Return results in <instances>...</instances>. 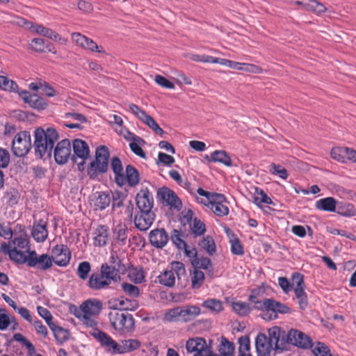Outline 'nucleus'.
<instances>
[{
  "mask_svg": "<svg viewBox=\"0 0 356 356\" xmlns=\"http://www.w3.org/2000/svg\"><path fill=\"white\" fill-rule=\"evenodd\" d=\"M33 147L35 156L43 160L50 159L53 149L59 139V134L53 127H39L35 129Z\"/></svg>",
  "mask_w": 356,
  "mask_h": 356,
  "instance_id": "obj_3",
  "label": "nucleus"
},
{
  "mask_svg": "<svg viewBox=\"0 0 356 356\" xmlns=\"http://www.w3.org/2000/svg\"><path fill=\"white\" fill-rule=\"evenodd\" d=\"M94 201V209L97 211L106 209L111 202V196L109 193L98 191Z\"/></svg>",
  "mask_w": 356,
  "mask_h": 356,
  "instance_id": "obj_31",
  "label": "nucleus"
},
{
  "mask_svg": "<svg viewBox=\"0 0 356 356\" xmlns=\"http://www.w3.org/2000/svg\"><path fill=\"white\" fill-rule=\"evenodd\" d=\"M110 152L105 145L96 148L95 159L87 167V175L91 180H99V176L106 174L109 168Z\"/></svg>",
  "mask_w": 356,
  "mask_h": 356,
  "instance_id": "obj_6",
  "label": "nucleus"
},
{
  "mask_svg": "<svg viewBox=\"0 0 356 356\" xmlns=\"http://www.w3.org/2000/svg\"><path fill=\"white\" fill-rule=\"evenodd\" d=\"M28 104L34 109L40 111L46 108L47 102L43 97L33 94Z\"/></svg>",
  "mask_w": 356,
  "mask_h": 356,
  "instance_id": "obj_44",
  "label": "nucleus"
},
{
  "mask_svg": "<svg viewBox=\"0 0 356 356\" xmlns=\"http://www.w3.org/2000/svg\"><path fill=\"white\" fill-rule=\"evenodd\" d=\"M312 348V353L315 356H331L328 346L324 343L318 341Z\"/></svg>",
  "mask_w": 356,
  "mask_h": 356,
  "instance_id": "obj_55",
  "label": "nucleus"
},
{
  "mask_svg": "<svg viewBox=\"0 0 356 356\" xmlns=\"http://www.w3.org/2000/svg\"><path fill=\"white\" fill-rule=\"evenodd\" d=\"M10 153L2 147H0V168H6L10 163Z\"/></svg>",
  "mask_w": 356,
  "mask_h": 356,
  "instance_id": "obj_64",
  "label": "nucleus"
},
{
  "mask_svg": "<svg viewBox=\"0 0 356 356\" xmlns=\"http://www.w3.org/2000/svg\"><path fill=\"white\" fill-rule=\"evenodd\" d=\"M31 136L28 131L17 133L13 140L12 151L17 157L25 156L31 148Z\"/></svg>",
  "mask_w": 356,
  "mask_h": 356,
  "instance_id": "obj_10",
  "label": "nucleus"
},
{
  "mask_svg": "<svg viewBox=\"0 0 356 356\" xmlns=\"http://www.w3.org/2000/svg\"><path fill=\"white\" fill-rule=\"evenodd\" d=\"M38 314L45 320L48 326L51 327L55 323L53 322V316L51 312L45 307L38 306L37 307Z\"/></svg>",
  "mask_w": 356,
  "mask_h": 356,
  "instance_id": "obj_61",
  "label": "nucleus"
},
{
  "mask_svg": "<svg viewBox=\"0 0 356 356\" xmlns=\"http://www.w3.org/2000/svg\"><path fill=\"white\" fill-rule=\"evenodd\" d=\"M102 309V303L97 299H89L83 302L84 315L97 316Z\"/></svg>",
  "mask_w": 356,
  "mask_h": 356,
  "instance_id": "obj_30",
  "label": "nucleus"
},
{
  "mask_svg": "<svg viewBox=\"0 0 356 356\" xmlns=\"http://www.w3.org/2000/svg\"><path fill=\"white\" fill-rule=\"evenodd\" d=\"M93 245L95 247L106 246L109 238V227L106 225H99L93 232Z\"/></svg>",
  "mask_w": 356,
  "mask_h": 356,
  "instance_id": "obj_24",
  "label": "nucleus"
},
{
  "mask_svg": "<svg viewBox=\"0 0 356 356\" xmlns=\"http://www.w3.org/2000/svg\"><path fill=\"white\" fill-rule=\"evenodd\" d=\"M33 29V31L35 33L40 34L44 37H47L49 39L57 40V39H60V35L56 31H53L51 29L43 26L40 24H35L30 27Z\"/></svg>",
  "mask_w": 356,
  "mask_h": 356,
  "instance_id": "obj_36",
  "label": "nucleus"
},
{
  "mask_svg": "<svg viewBox=\"0 0 356 356\" xmlns=\"http://www.w3.org/2000/svg\"><path fill=\"white\" fill-rule=\"evenodd\" d=\"M338 214L345 217H353L356 214V210L353 204L345 202H337V209L335 210Z\"/></svg>",
  "mask_w": 356,
  "mask_h": 356,
  "instance_id": "obj_33",
  "label": "nucleus"
},
{
  "mask_svg": "<svg viewBox=\"0 0 356 356\" xmlns=\"http://www.w3.org/2000/svg\"><path fill=\"white\" fill-rule=\"evenodd\" d=\"M204 279V273L199 269L194 268L191 276L192 288L199 289L203 284Z\"/></svg>",
  "mask_w": 356,
  "mask_h": 356,
  "instance_id": "obj_49",
  "label": "nucleus"
},
{
  "mask_svg": "<svg viewBox=\"0 0 356 356\" xmlns=\"http://www.w3.org/2000/svg\"><path fill=\"white\" fill-rule=\"evenodd\" d=\"M337 202L334 197H327L316 201L315 207L317 209L319 210L329 212H335V210L337 209Z\"/></svg>",
  "mask_w": 356,
  "mask_h": 356,
  "instance_id": "obj_32",
  "label": "nucleus"
},
{
  "mask_svg": "<svg viewBox=\"0 0 356 356\" xmlns=\"http://www.w3.org/2000/svg\"><path fill=\"white\" fill-rule=\"evenodd\" d=\"M111 168L115 175V181L120 187L126 184L129 187H136L140 182V175L138 170L132 165H127L125 172L121 160L118 156H113L111 160Z\"/></svg>",
  "mask_w": 356,
  "mask_h": 356,
  "instance_id": "obj_5",
  "label": "nucleus"
},
{
  "mask_svg": "<svg viewBox=\"0 0 356 356\" xmlns=\"http://www.w3.org/2000/svg\"><path fill=\"white\" fill-rule=\"evenodd\" d=\"M170 270L175 275L176 274L178 282H181L182 277H185L186 271L185 265L177 261H173L169 264Z\"/></svg>",
  "mask_w": 356,
  "mask_h": 356,
  "instance_id": "obj_40",
  "label": "nucleus"
},
{
  "mask_svg": "<svg viewBox=\"0 0 356 356\" xmlns=\"http://www.w3.org/2000/svg\"><path fill=\"white\" fill-rule=\"evenodd\" d=\"M271 301V298H264L262 300H259L258 299L255 300V302H252L254 304L252 308L256 310L261 311V318L266 321L265 314L266 313L269 314L270 306L268 305L269 302Z\"/></svg>",
  "mask_w": 356,
  "mask_h": 356,
  "instance_id": "obj_43",
  "label": "nucleus"
},
{
  "mask_svg": "<svg viewBox=\"0 0 356 356\" xmlns=\"http://www.w3.org/2000/svg\"><path fill=\"white\" fill-rule=\"evenodd\" d=\"M129 277L136 284H140L145 281L144 271L142 267H132L129 269Z\"/></svg>",
  "mask_w": 356,
  "mask_h": 356,
  "instance_id": "obj_48",
  "label": "nucleus"
},
{
  "mask_svg": "<svg viewBox=\"0 0 356 356\" xmlns=\"http://www.w3.org/2000/svg\"><path fill=\"white\" fill-rule=\"evenodd\" d=\"M90 334L100 343L102 346L113 354L130 353L138 349L141 345L138 339L122 340L121 344L118 343L108 334L98 328H94Z\"/></svg>",
  "mask_w": 356,
  "mask_h": 356,
  "instance_id": "obj_4",
  "label": "nucleus"
},
{
  "mask_svg": "<svg viewBox=\"0 0 356 356\" xmlns=\"http://www.w3.org/2000/svg\"><path fill=\"white\" fill-rule=\"evenodd\" d=\"M71 143L69 139H63L57 142L53 149L55 162L59 165L65 164L69 159L72 160Z\"/></svg>",
  "mask_w": 356,
  "mask_h": 356,
  "instance_id": "obj_15",
  "label": "nucleus"
},
{
  "mask_svg": "<svg viewBox=\"0 0 356 356\" xmlns=\"http://www.w3.org/2000/svg\"><path fill=\"white\" fill-rule=\"evenodd\" d=\"M294 293L298 300L300 309L302 310L305 309L308 305V298L305 288L294 289Z\"/></svg>",
  "mask_w": 356,
  "mask_h": 356,
  "instance_id": "obj_50",
  "label": "nucleus"
},
{
  "mask_svg": "<svg viewBox=\"0 0 356 356\" xmlns=\"http://www.w3.org/2000/svg\"><path fill=\"white\" fill-rule=\"evenodd\" d=\"M0 88L6 91H17L18 86L16 82L4 76H0Z\"/></svg>",
  "mask_w": 356,
  "mask_h": 356,
  "instance_id": "obj_51",
  "label": "nucleus"
},
{
  "mask_svg": "<svg viewBox=\"0 0 356 356\" xmlns=\"http://www.w3.org/2000/svg\"><path fill=\"white\" fill-rule=\"evenodd\" d=\"M202 306L216 312L223 310L222 302L216 299H208L203 302Z\"/></svg>",
  "mask_w": 356,
  "mask_h": 356,
  "instance_id": "obj_57",
  "label": "nucleus"
},
{
  "mask_svg": "<svg viewBox=\"0 0 356 356\" xmlns=\"http://www.w3.org/2000/svg\"><path fill=\"white\" fill-rule=\"evenodd\" d=\"M108 318L113 327L120 334L131 332L135 328L134 318L130 314L119 312H110Z\"/></svg>",
  "mask_w": 356,
  "mask_h": 356,
  "instance_id": "obj_9",
  "label": "nucleus"
},
{
  "mask_svg": "<svg viewBox=\"0 0 356 356\" xmlns=\"http://www.w3.org/2000/svg\"><path fill=\"white\" fill-rule=\"evenodd\" d=\"M348 151V147H336L332 149L330 154L332 159L341 163H345Z\"/></svg>",
  "mask_w": 356,
  "mask_h": 356,
  "instance_id": "obj_45",
  "label": "nucleus"
},
{
  "mask_svg": "<svg viewBox=\"0 0 356 356\" xmlns=\"http://www.w3.org/2000/svg\"><path fill=\"white\" fill-rule=\"evenodd\" d=\"M191 264L194 268L198 269L202 268L204 270H208L209 268L212 269L211 260L208 257H201L196 259L195 260H191Z\"/></svg>",
  "mask_w": 356,
  "mask_h": 356,
  "instance_id": "obj_52",
  "label": "nucleus"
},
{
  "mask_svg": "<svg viewBox=\"0 0 356 356\" xmlns=\"http://www.w3.org/2000/svg\"><path fill=\"white\" fill-rule=\"evenodd\" d=\"M255 193L260 195L261 198L258 197H254V203L257 206L260 207L261 204L264 203L266 204H272L273 200L270 197H269L267 194L262 190L258 187L255 188Z\"/></svg>",
  "mask_w": 356,
  "mask_h": 356,
  "instance_id": "obj_54",
  "label": "nucleus"
},
{
  "mask_svg": "<svg viewBox=\"0 0 356 356\" xmlns=\"http://www.w3.org/2000/svg\"><path fill=\"white\" fill-rule=\"evenodd\" d=\"M31 49L37 52H44L47 50L49 52L55 53L51 49V42L43 38H33L31 40Z\"/></svg>",
  "mask_w": 356,
  "mask_h": 356,
  "instance_id": "obj_34",
  "label": "nucleus"
},
{
  "mask_svg": "<svg viewBox=\"0 0 356 356\" xmlns=\"http://www.w3.org/2000/svg\"><path fill=\"white\" fill-rule=\"evenodd\" d=\"M74 154L72 156V161L76 163V159L80 158L86 160L90 157V149L88 143L81 139H74L72 141Z\"/></svg>",
  "mask_w": 356,
  "mask_h": 356,
  "instance_id": "obj_21",
  "label": "nucleus"
},
{
  "mask_svg": "<svg viewBox=\"0 0 356 356\" xmlns=\"http://www.w3.org/2000/svg\"><path fill=\"white\" fill-rule=\"evenodd\" d=\"M113 276L100 266L99 273H92L89 277L87 286L92 291H100L108 288L112 282Z\"/></svg>",
  "mask_w": 356,
  "mask_h": 356,
  "instance_id": "obj_12",
  "label": "nucleus"
},
{
  "mask_svg": "<svg viewBox=\"0 0 356 356\" xmlns=\"http://www.w3.org/2000/svg\"><path fill=\"white\" fill-rule=\"evenodd\" d=\"M51 257L54 259V264L58 266H67L71 259V252L66 245L59 244L54 246L51 251Z\"/></svg>",
  "mask_w": 356,
  "mask_h": 356,
  "instance_id": "obj_17",
  "label": "nucleus"
},
{
  "mask_svg": "<svg viewBox=\"0 0 356 356\" xmlns=\"http://www.w3.org/2000/svg\"><path fill=\"white\" fill-rule=\"evenodd\" d=\"M150 244L155 248H163L169 241V236L164 228H156L149 234Z\"/></svg>",
  "mask_w": 356,
  "mask_h": 356,
  "instance_id": "obj_20",
  "label": "nucleus"
},
{
  "mask_svg": "<svg viewBox=\"0 0 356 356\" xmlns=\"http://www.w3.org/2000/svg\"><path fill=\"white\" fill-rule=\"evenodd\" d=\"M327 8L321 2L316 0H311L309 2L308 10L312 11L317 15H321L327 11Z\"/></svg>",
  "mask_w": 356,
  "mask_h": 356,
  "instance_id": "obj_62",
  "label": "nucleus"
},
{
  "mask_svg": "<svg viewBox=\"0 0 356 356\" xmlns=\"http://www.w3.org/2000/svg\"><path fill=\"white\" fill-rule=\"evenodd\" d=\"M122 289L127 295L133 298H137L140 296L139 288L134 284L124 282L122 284Z\"/></svg>",
  "mask_w": 356,
  "mask_h": 356,
  "instance_id": "obj_60",
  "label": "nucleus"
},
{
  "mask_svg": "<svg viewBox=\"0 0 356 356\" xmlns=\"http://www.w3.org/2000/svg\"><path fill=\"white\" fill-rule=\"evenodd\" d=\"M233 238H230L231 243V252L235 255H243L244 254V248L238 238L235 234H232Z\"/></svg>",
  "mask_w": 356,
  "mask_h": 356,
  "instance_id": "obj_56",
  "label": "nucleus"
},
{
  "mask_svg": "<svg viewBox=\"0 0 356 356\" xmlns=\"http://www.w3.org/2000/svg\"><path fill=\"white\" fill-rule=\"evenodd\" d=\"M212 340H209V343ZM188 353H194V356H215L211 350V344L208 345L202 337L191 338L186 343Z\"/></svg>",
  "mask_w": 356,
  "mask_h": 356,
  "instance_id": "obj_11",
  "label": "nucleus"
},
{
  "mask_svg": "<svg viewBox=\"0 0 356 356\" xmlns=\"http://www.w3.org/2000/svg\"><path fill=\"white\" fill-rule=\"evenodd\" d=\"M232 307L234 312L241 316H246L253 310L249 303L242 301L232 302Z\"/></svg>",
  "mask_w": 356,
  "mask_h": 356,
  "instance_id": "obj_37",
  "label": "nucleus"
},
{
  "mask_svg": "<svg viewBox=\"0 0 356 356\" xmlns=\"http://www.w3.org/2000/svg\"><path fill=\"white\" fill-rule=\"evenodd\" d=\"M0 252L8 254L10 260L19 264H26L29 268H33L40 272H46L51 269L54 264V259L47 253L39 254L35 250L29 251L26 255L23 251L17 250L15 248L5 242L0 246Z\"/></svg>",
  "mask_w": 356,
  "mask_h": 356,
  "instance_id": "obj_1",
  "label": "nucleus"
},
{
  "mask_svg": "<svg viewBox=\"0 0 356 356\" xmlns=\"http://www.w3.org/2000/svg\"><path fill=\"white\" fill-rule=\"evenodd\" d=\"M50 330L52 331L54 336L59 344H63L69 339L70 332L68 330L54 324Z\"/></svg>",
  "mask_w": 356,
  "mask_h": 356,
  "instance_id": "obj_35",
  "label": "nucleus"
},
{
  "mask_svg": "<svg viewBox=\"0 0 356 356\" xmlns=\"http://www.w3.org/2000/svg\"><path fill=\"white\" fill-rule=\"evenodd\" d=\"M291 284L292 288L294 289H303L305 288L304 275L298 272H295L291 275Z\"/></svg>",
  "mask_w": 356,
  "mask_h": 356,
  "instance_id": "obj_58",
  "label": "nucleus"
},
{
  "mask_svg": "<svg viewBox=\"0 0 356 356\" xmlns=\"http://www.w3.org/2000/svg\"><path fill=\"white\" fill-rule=\"evenodd\" d=\"M72 38L77 44L80 45L84 49H89L92 51L105 53L103 47L98 46L97 44L92 39L79 33H73L72 34Z\"/></svg>",
  "mask_w": 356,
  "mask_h": 356,
  "instance_id": "obj_22",
  "label": "nucleus"
},
{
  "mask_svg": "<svg viewBox=\"0 0 356 356\" xmlns=\"http://www.w3.org/2000/svg\"><path fill=\"white\" fill-rule=\"evenodd\" d=\"M238 355L250 353V339L248 335H243L238 339Z\"/></svg>",
  "mask_w": 356,
  "mask_h": 356,
  "instance_id": "obj_47",
  "label": "nucleus"
},
{
  "mask_svg": "<svg viewBox=\"0 0 356 356\" xmlns=\"http://www.w3.org/2000/svg\"><path fill=\"white\" fill-rule=\"evenodd\" d=\"M273 329V337L278 340V344H276L277 350L287 351L289 350V345L302 349H310L314 346L312 339L302 331L291 329L286 332L279 326H274Z\"/></svg>",
  "mask_w": 356,
  "mask_h": 356,
  "instance_id": "obj_2",
  "label": "nucleus"
},
{
  "mask_svg": "<svg viewBox=\"0 0 356 356\" xmlns=\"http://www.w3.org/2000/svg\"><path fill=\"white\" fill-rule=\"evenodd\" d=\"M199 246L206 250L211 256L213 255L216 252V246L212 236H207L204 237L199 243Z\"/></svg>",
  "mask_w": 356,
  "mask_h": 356,
  "instance_id": "obj_39",
  "label": "nucleus"
},
{
  "mask_svg": "<svg viewBox=\"0 0 356 356\" xmlns=\"http://www.w3.org/2000/svg\"><path fill=\"white\" fill-rule=\"evenodd\" d=\"M218 216H225L229 213V208L227 206L222 204H204Z\"/></svg>",
  "mask_w": 356,
  "mask_h": 356,
  "instance_id": "obj_53",
  "label": "nucleus"
},
{
  "mask_svg": "<svg viewBox=\"0 0 356 356\" xmlns=\"http://www.w3.org/2000/svg\"><path fill=\"white\" fill-rule=\"evenodd\" d=\"M201 314L200 308L197 305L177 306L168 309L164 314L166 322L188 323Z\"/></svg>",
  "mask_w": 356,
  "mask_h": 356,
  "instance_id": "obj_7",
  "label": "nucleus"
},
{
  "mask_svg": "<svg viewBox=\"0 0 356 356\" xmlns=\"http://www.w3.org/2000/svg\"><path fill=\"white\" fill-rule=\"evenodd\" d=\"M6 197L8 199V203L10 206L13 207L18 203L19 199V194L15 188H10L6 193Z\"/></svg>",
  "mask_w": 356,
  "mask_h": 356,
  "instance_id": "obj_63",
  "label": "nucleus"
},
{
  "mask_svg": "<svg viewBox=\"0 0 356 356\" xmlns=\"http://www.w3.org/2000/svg\"><path fill=\"white\" fill-rule=\"evenodd\" d=\"M269 171L273 175H279L283 179H286L288 177L287 170L279 164L271 163L269 166Z\"/></svg>",
  "mask_w": 356,
  "mask_h": 356,
  "instance_id": "obj_59",
  "label": "nucleus"
},
{
  "mask_svg": "<svg viewBox=\"0 0 356 356\" xmlns=\"http://www.w3.org/2000/svg\"><path fill=\"white\" fill-rule=\"evenodd\" d=\"M157 200L172 211H179L182 207V202L177 195L165 186L161 187L157 191Z\"/></svg>",
  "mask_w": 356,
  "mask_h": 356,
  "instance_id": "obj_14",
  "label": "nucleus"
},
{
  "mask_svg": "<svg viewBox=\"0 0 356 356\" xmlns=\"http://www.w3.org/2000/svg\"><path fill=\"white\" fill-rule=\"evenodd\" d=\"M268 305L270 306L269 314L266 313L265 314L266 321H268L277 318V314H284L291 312V309L289 307L273 298H271V301L269 302Z\"/></svg>",
  "mask_w": 356,
  "mask_h": 356,
  "instance_id": "obj_23",
  "label": "nucleus"
},
{
  "mask_svg": "<svg viewBox=\"0 0 356 356\" xmlns=\"http://www.w3.org/2000/svg\"><path fill=\"white\" fill-rule=\"evenodd\" d=\"M155 217L156 215L152 211H138L134 218V222L137 229L146 231L154 222Z\"/></svg>",
  "mask_w": 356,
  "mask_h": 356,
  "instance_id": "obj_18",
  "label": "nucleus"
},
{
  "mask_svg": "<svg viewBox=\"0 0 356 356\" xmlns=\"http://www.w3.org/2000/svg\"><path fill=\"white\" fill-rule=\"evenodd\" d=\"M186 238V234H183L181 230L174 229L171 232V241L172 243L179 250L183 247H187V243L184 240Z\"/></svg>",
  "mask_w": 356,
  "mask_h": 356,
  "instance_id": "obj_41",
  "label": "nucleus"
},
{
  "mask_svg": "<svg viewBox=\"0 0 356 356\" xmlns=\"http://www.w3.org/2000/svg\"><path fill=\"white\" fill-rule=\"evenodd\" d=\"M113 302L112 307L117 310L135 311L138 307V302L136 300H129L128 298L113 299L109 302Z\"/></svg>",
  "mask_w": 356,
  "mask_h": 356,
  "instance_id": "obj_29",
  "label": "nucleus"
},
{
  "mask_svg": "<svg viewBox=\"0 0 356 356\" xmlns=\"http://www.w3.org/2000/svg\"><path fill=\"white\" fill-rule=\"evenodd\" d=\"M91 270V264L89 261H82L79 264L76 269V274L78 277L82 280H86L89 279V273Z\"/></svg>",
  "mask_w": 356,
  "mask_h": 356,
  "instance_id": "obj_46",
  "label": "nucleus"
},
{
  "mask_svg": "<svg viewBox=\"0 0 356 356\" xmlns=\"http://www.w3.org/2000/svg\"><path fill=\"white\" fill-rule=\"evenodd\" d=\"M189 232L186 234V239L196 238L204 235L207 230L205 224L197 218H193V222L189 225Z\"/></svg>",
  "mask_w": 356,
  "mask_h": 356,
  "instance_id": "obj_28",
  "label": "nucleus"
},
{
  "mask_svg": "<svg viewBox=\"0 0 356 356\" xmlns=\"http://www.w3.org/2000/svg\"><path fill=\"white\" fill-rule=\"evenodd\" d=\"M159 282L165 286L172 287L175 284V276L170 270H165L158 276Z\"/></svg>",
  "mask_w": 356,
  "mask_h": 356,
  "instance_id": "obj_42",
  "label": "nucleus"
},
{
  "mask_svg": "<svg viewBox=\"0 0 356 356\" xmlns=\"http://www.w3.org/2000/svg\"><path fill=\"white\" fill-rule=\"evenodd\" d=\"M273 327L268 330V336L263 332H259L255 339V348L257 356H271L273 350L275 353H281L284 351L276 350L277 342L276 338L274 339L273 335Z\"/></svg>",
  "mask_w": 356,
  "mask_h": 356,
  "instance_id": "obj_8",
  "label": "nucleus"
},
{
  "mask_svg": "<svg viewBox=\"0 0 356 356\" xmlns=\"http://www.w3.org/2000/svg\"><path fill=\"white\" fill-rule=\"evenodd\" d=\"M129 110L143 123L147 125L152 131L160 136L164 134V131L159 127L155 120L148 115L144 110L140 108L138 105L131 104L129 106Z\"/></svg>",
  "mask_w": 356,
  "mask_h": 356,
  "instance_id": "obj_16",
  "label": "nucleus"
},
{
  "mask_svg": "<svg viewBox=\"0 0 356 356\" xmlns=\"http://www.w3.org/2000/svg\"><path fill=\"white\" fill-rule=\"evenodd\" d=\"M31 236L38 243L44 242L48 236L47 222L43 219L34 222Z\"/></svg>",
  "mask_w": 356,
  "mask_h": 356,
  "instance_id": "obj_26",
  "label": "nucleus"
},
{
  "mask_svg": "<svg viewBox=\"0 0 356 356\" xmlns=\"http://www.w3.org/2000/svg\"><path fill=\"white\" fill-rule=\"evenodd\" d=\"M101 267L113 277L114 282H118L120 280V275H124L127 272L125 265L115 252H111L108 262L102 264Z\"/></svg>",
  "mask_w": 356,
  "mask_h": 356,
  "instance_id": "obj_13",
  "label": "nucleus"
},
{
  "mask_svg": "<svg viewBox=\"0 0 356 356\" xmlns=\"http://www.w3.org/2000/svg\"><path fill=\"white\" fill-rule=\"evenodd\" d=\"M136 204L138 211H152L154 197L147 187L142 188L136 194Z\"/></svg>",
  "mask_w": 356,
  "mask_h": 356,
  "instance_id": "obj_19",
  "label": "nucleus"
},
{
  "mask_svg": "<svg viewBox=\"0 0 356 356\" xmlns=\"http://www.w3.org/2000/svg\"><path fill=\"white\" fill-rule=\"evenodd\" d=\"M18 229L20 235L15 237L12 241V243L15 245L17 250L22 251V250H26L29 253L30 250L29 240L27 234L25 232V227L22 225H17L15 231Z\"/></svg>",
  "mask_w": 356,
  "mask_h": 356,
  "instance_id": "obj_27",
  "label": "nucleus"
},
{
  "mask_svg": "<svg viewBox=\"0 0 356 356\" xmlns=\"http://www.w3.org/2000/svg\"><path fill=\"white\" fill-rule=\"evenodd\" d=\"M213 162H218L224 164L226 166L230 167L232 165V159L227 152L224 150H216L212 152V157L211 158Z\"/></svg>",
  "mask_w": 356,
  "mask_h": 356,
  "instance_id": "obj_38",
  "label": "nucleus"
},
{
  "mask_svg": "<svg viewBox=\"0 0 356 356\" xmlns=\"http://www.w3.org/2000/svg\"><path fill=\"white\" fill-rule=\"evenodd\" d=\"M113 243L119 246L127 244L128 238V227L124 223H118L112 228Z\"/></svg>",
  "mask_w": 356,
  "mask_h": 356,
  "instance_id": "obj_25",
  "label": "nucleus"
}]
</instances>
